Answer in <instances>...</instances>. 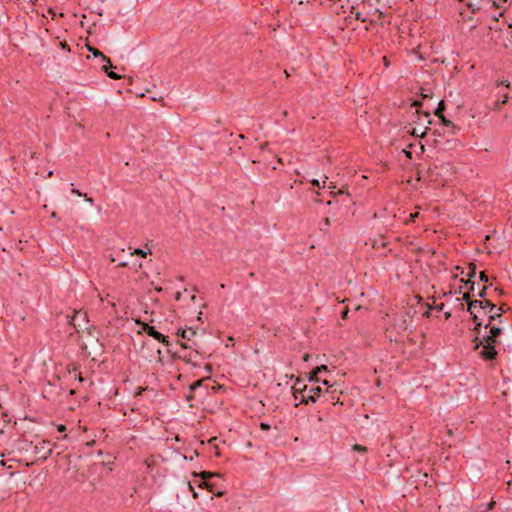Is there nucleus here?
<instances>
[{
  "mask_svg": "<svg viewBox=\"0 0 512 512\" xmlns=\"http://www.w3.org/2000/svg\"><path fill=\"white\" fill-rule=\"evenodd\" d=\"M462 300L467 304V311L471 315V319L474 322V328L472 331L474 333L480 334L481 327L483 326L482 319L478 316L476 309H481L483 314H487V312H492L496 309V305L490 299H472L470 297V292H466L462 296Z\"/></svg>",
  "mask_w": 512,
  "mask_h": 512,
  "instance_id": "1",
  "label": "nucleus"
},
{
  "mask_svg": "<svg viewBox=\"0 0 512 512\" xmlns=\"http://www.w3.org/2000/svg\"><path fill=\"white\" fill-rule=\"evenodd\" d=\"M323 393V389L320 384L309 383L307 384V388L305 394H301L300 401L295 403V407H298L300 404H315Z\"/></svg>",
  "mask_w": 512,
  "mask_h": 512,
  "instance_id": "2",
  "label": "nucleus"
},
{
  "mask_svg": "<svg viewBox=\"0 0 512 512\" xmlns=\"http://www.w3.org/2000/svg\"><path fill=\"white\" fill-rule=\"evenodd\" d=\"M489 334L484 335L483 337H479L480 334L475 333V338L473 342H475L474 350H477L480 347V344L483 343H491L498 345L500 342L498 338L503 334V329L498 326L490 325Z\"/></svg>",
  "mask_w": 512,
  "mask_h": 512,
  "instance_id": "3",
  "label": "nucleus"
},
{
  "mask_svg": "<svg viewBox=\"0 0 512 512\" xmlns=\"http://www.w3.org/2000/svg\"><path fill=\"white\" fill-rule=\"evenodd\" d=\"M136 324L140 326V328L150 337L155 339L156 341L162 343L166 347L170 346V341L168 336L163 335L159 331L156 330L154 326L149 325L148 323L138 319L136 320Z\"/></svg>",
  "mask_w": 512,
  "mask_h": 512,
  "instance_id": "4",
  "label": "nucleus"
},
{
  "mask_svg": "<svg viewBox=\"0 0 512 512\" xmlns=\"http://www.w3.org/2000/svg\"><path fill=\"white\" fill-rule=\"evenodd\" d=\"M218 476H220L218 473L211 471H201L199 473V477L201 478V480H203V483L207 487L208 491L213 493L216 497H222L225 494V492L219 490L215 484L209 481L211 478Z\"/></svg>",
  "mask_w": 512,
  "mask_h": 512,
  "instance_id": "5",
  "label": "nucleus"
},
{
  "mask_svg": "<svg viewBox=\"0 0 512 512\" xmlns=\"http://www.w3.org/2000/svg\"><path fill=\"white\" fill-rule=\"evenodd\" d=\"M88 321L87 313L82 310H74L73 315H67V323L74 327L76 333H79V328Z\"/></svg>",
  "mask_w": 512,
  "mask_h": 512,
  "instance_id": "6",
  "label": "nucleus"
},
{
  "mask_svg": "<svg viewBox=\"0 0 512 512\" xmlns=\"http://www.w3.org/2000/svg\"><path fill=\"white\" fill-rule=\"evenodd\" d=\"M495 344L491 343H483L480 344V347H482V350L480 351L479 355L484 361H494L498 357V351L496 350Z\"/></svg>",
  "mask_w": 512,
  "mask_h": 512,
  "instance_id": "7",
  "label": "nucleus"
},
{
  "mask_svg": "<svg viewBox=\"0 0 512 512\" xmlns=\"http://www.w3.org/2000/svg\"><path fill=\"white\" fill-rule=\"evenodd\" d=\"M33 451L39 460H46L52 453L49 441H42L33 445Z\"/></svg>",
  "mask_w": 512,
  "mask_h": 512,
  "instance_id": "8",
  "label": "nucleus"
},
{
  "mask_svg": "<svg viewBox=\"0 0 512 512\" xmlns=\"http://www.w3.org/2000/svg\"><path fill=\"white\" fill-rule=\"evenodd\" d=\"M290 379H295L294 385L292 386V395L296 401H300L301 394H305L307 384L305 383L304 377H294L291 375Z\"/></svg>",
  "mask_w": 512,
  "mask_h": 512,
  "instance_id": "9",
  "label": "nucleus"
},
{
  "mask_svg": "<svg viewBox=\"0 0 512 512\" xmlns=\"http://www.w3.org/2000/svg\"><path fill=\"white\" fill-rule=\"evenodd\" d=\"M205 382H211V378L210 377H204L202 379H198L196 381H194L193 383H191L189 385V393L186 395V400L188 402L192 401L195 399V394L196 392L198 391V389L200 387H202Z\"/></svg>",
  "mask_w": 512,
  "mask_h": 512,
  "instance_id": "10",
  "label": "nucleus"
},
{
  "mask_svg": "<svg viewBox=\"0 0 512 512\" xmlns=\"http://www.w3.org/2000/svg\"><path fill=\"white\" fill-rule=\"evenodd\" d=\"M209 383L210 382H205V384L198 389L197 392L200 397L207 396L210 393L209 389H211L213 393H216L218 390L223 389V386L220 384L213 382V384L210 386Z\"/></svg>",
  "mask_w": 512,
  "mask_h": 512,
  "instance_id": "11",
  "label": "nucleus"
},
{
  "mask_svg": "<svg viewBox=\"0 0 512 512\" xmlns=\"http://www.w3.org/2000/svg\"><path fill=\"white\" fill-rule=\"evenodd\" d=\"M322 384L326 386L325 393L329 395L327 401H331L333 404L339 403V398L335 396L337 389L335 385H330L327 379H323Z\"/></svg>",
  "mask_w": 512,
  "mask_h": 512,
  "instance_id": "12",
  "label": "nucleus"
},
{
  "mask_svg": "<svg viewBox=\"0 0 512 512\" xmlns=\"http://www.w3.org/2000/svg\"><path fill=\"white\" fill-rule=\"evenodd\" d=\"M505 312L503 306L497 307L492 312H487L486 315H488V323L484 325L485 328H488L490 325H492L493 321H496L498 318H501L503 313Z\"/></svg>",
  "mask_w": 512,
  "mask_h": 512,
  "instance_id": "13",
  "label": "nucleus"
},
{
  "mask_svg": "<svg viewBox=\"0 0 512 512\" xmlns=\"http://www.w3.org/2000/svg\"><path fill=\"white\" fill-rule=\"evenodd\" d=\"M196 330L189 327L188 329L179 328L177 330V336L181 337L182 339L186 341H191L192 338L196 335Z\"/></svg>",
  "mask_w": 512,
  "mask_h": 512,
  "instance_id": "14",
  "label": "nucleus"
},
{
  "mask_svg": "<svg viewBox=\"0 0 512 512\" xmlns=\"http://www.w3.org/2000/svg\"><path fill=\"white\" fill-rule=\"evenodd\" d=\"M423 106V103L421 100H414L412 103H411V107H415L416 108V111L413 113V115L419 119V115L420 114H423L424 116L426 117H429L430 116V112L429 111H422L421 110V107Z\"/></svg>",
  "mask_w": 512,
  "mask_h": 512,
  "instance_id": "15",
  "label": "nucleus"
},
{
  "mask_svg": "<svg viewBox=\"0 0 512 512\" xmlns=\"http://www.w3.org/2000/svg\"><path fill=\"white\" fill-rule=\"evenodd\" d=\"M304 378L307 379V381L309 383H315V384H319L320 382L322 383V379L319 377V374L315 372L314 369H312L310 372L308 373H304Z\"/></svg>",
  "mask_w": 512,
  "mask_h": 512,
  "instance_id": "16",
  "label": "nucleus"
},
{
  "mask_svg": "<svg viewBox=\"0 0 512 512\" xmlns=\"http://www.w3.org/2000/svg\"><path fill=\"white\" fill-rule=\"evenodd\" d=\"M88 51L91 52L94 57H101L103 62L110 64V58L103 54V52H101L99 49L88 46Z\"/></svg>",
  "mask_w": 512,
  "mask_h": 512,
  "instance_id": "17",
  "label": "nucleus"
},
{
  "mask_svg": "<svg viewBox=\"0 0 512 512\" xmlns=\"http://www.w3.org/2000/svg\"><path fill=\"white\" fill-rule=\"evenodd\" d=\"M441 123L451 129L452 134H455L457 131L460 130L458 126H456L451 120L447 119L445 116L439 117Z\"/></svg>",
  "mask_w": 512,
  "mask_h": 512,
  "instance_id": "18",
  "label": "nucleus"
},
{
  "mask_svg": "<svg viewBox=\"0 0 512 512\" xmlns=\"http://www.w3.org/2000/svg\"><path fill=\"white\" fill-rule=\"evenodd\" d=\"M17 448L19 450H29V448H33V443L25 438H20L17 441Z\"/></svg>",
  "mask_w": 512,
  "mask_h": 512,
  "instance_id": "19",
  "label": "nucleus"
},
{
  "mask_svg": "<svg viewBox=\"0 0 512 512\" xmlns=\"http://www.w3.org/2000/svg\"><path fill=\"white\" fill-rule=\"evenodd\" d=\"M428 130H429V127H425L421 131L418 130L417 128H415V127H412V128L407 130V133H409V134H411V135H413L415 137L423 138L427 134Z\"/></svg>",
  "mask_w": 512,
  "mask_h": 512,
  "instance_id": "20",
  "label": "nucleus"
},
{
  "mask_svg": "<svg viewBox=\"0 0 512 512\" xmlns=\"http://www.w3.org/2000/svg\"><path fill=\"white\" fill-rule=\"evenodd\" d=\"M172 358H173V359H182V360H183V361H185L186 363H190V364H192L193 366H197V364H196V363H193V362H192V354H191V353H189V354H184V355H180V354H178V353H176V352H175V353H173V354H172Z\"/></svg>",
  "mask_w": 512,
  "mask_h": 512,
  "instance_id": "21",
  "label": "nucleus"
},
{
  "mask_svg": "<svg viewBox=\"0 0 512 512\" xmlns=\"http://www.w3.org/2000/svg\"><path fill=\"white\" fill-rule=\"evenodd\" d=\"M446 110V103L444 100H440L438 102V106L435 108L434 110V115L436 117H443L444 116V111Z\"/></svg>",
  "mask_w": 512,
  "mask_h": 512,
  "instance_id": "22",
  "label": "nucleus"
},
{
  "mask_svg": "<svg viewBox=\"0 0 512 512\" xmlns=\"http://www.w3.org/2000/svg\"><path fill=\"white\" fill-rule=\"evenodd\" d=\"M468 273H467V282H471V280L476 276L477 266L474 262L469 263L468 265Z\"/></svg>",
  "mask_w": 512,
  "mask_h": 512,
  "instance_id": "23",
  "label": "nucleus"
},
{
  "mask_svg": "<svg viewBox=\"0 0 512 512\" xmlns=\"http://www.w3.org/2000/svg\"><path fill=\"white\" fill-rule=\"evenodd\" d=\"M71 192L77 196H82L84 197L85 201L89 202V203H93V199L91 197H89L86 193H82L81 191H79L78 189L76 188H72L71 189Z\"/></svg>",
  "mask_w": 512,
  "mask_h": 512,
  "instance_id": "24",
  "label": "nucleus"
},
{
  "mask_svg": "<svg viewBox=\"0 0 512 512\" xmlns=\"http://www.w3.org/2000/svg\"><path fill=\"white\" fill-rule=\"evenodd\" d=\"M79 368H80V364L77 362L68 363L66 366V369L69 373L76 372L79 370Z\"/></svg>",
  "mask_w": 512,
  "mask_h": 512,
  "instance_id": "25",
  "label": "nucleus"
},
{
  "mask_svg": "<svg viewBox=\"0 0 512 512\" xmlns=\"http://www.w3.org/2000/svg\"><path fill=\"white\" fill-rule=\"evenodd\" d=\"M93 353L101 356L104 353V346L102 343H99L98 339L96 340V347L93 350Z\"/></svg>",
  "mask_w": 512,
  "mask_h": 512,
  "instance_id": "26",
  "label": "nucleus"
},
{
  "mask_svg": "<svg viewBox=\"0 0 512 512\" xmlns=\"http://www.w3.org/2000/svg\"><path fill=\"white\" fill-rule=\"evenodd\" d=\"M461 282H462V283H465L467 286H469V288H468V291H467V292H470V297L472 298V296H475V295L473 294V292H474V287H475V282H474L473 280H471V282H467V280H465V279H461Z\"/></svg>",
  "mask_w": 512,
  "mask_h": 512,
  "instance_id": "27",
  "label": "nucleus"
},
{
  "mask_svg": "<svg viewBox=\"0 0 512 512\" xmlns=\"http://www.w3.org/2000/svg\"><path fill=\"white\" fill-rule=\"evenodd\" d=\"M148 253H151L150 250L146 251L144 249H141V248H136L132 253L131 255H137V256H141V257H146Z\"/></svg>",
  "mask_w": 512,
  "mask_h": 512,
  "instance_id": "28",
  "label": "nucleus"
},
{
  "mask_svg": "<svg viewBox=\"0 0 512 512\" xmlns=\"http://www.w3.org/2000/svg\"><path fill=\"white\" fill-rule=\"evenodd\" d=\"M180 346L182 349H194L196 353H198V350H197V343L196 342H193L191 345H188L187 343L185 342H181L180 343Z\"/></svg>",
  "mask_w": 512,
  "mask_h": 512,
  "instance_id": "29",
  "label": "nucleus"
},
{
  "mask_svg": "<svg viewBox=\"0 0 512 512\" xmlns=\"http://www.w3.org/2000/svg\"><path fill=\"white\" fill-rule=\"evenodd\" d=\"M352 449L357 452L366 453L368 451V448L366 446L360 445V444H354L352 446Z\"/></svg>",
  "mask_w": 512,
  "mask_h": 512,
  "instance_id": "30",
  "label": "nucleus"
},
{
  "mask_svg": "<svg viewBox=\"0 0 512 512\" xmlns=\"http://www.w3.org/2000/svg\"><path fill=\"white\" fill-rule=\"evenodd\" d=\"M487 290H488V286H484L478 293H477V297H479L480 299H486V296H487Z\"/></svg>",
  "mask_w": 512,
  "mask_h": 512,
  "instance_id": "31",
  "label": "nucleus"
},
{
  "mask_svg": "<svg viewBox=\"0 0 512 512\" xmlns=\"http://www.w3.org/2000/svg\"><path fill=\"white\" fill-rule=\"evenodd\" d=\"M315 370L316 373H318L319 375L322 373V372H327L328 371V367L327 365H320V366H316L315 368H313Z\"/></svg>",
  "mask_w": 512,
  "mask_h": 512,
  "instance_id": "32",
  "label": "nucleus"
},
{
  "mask_svg": "<svg viewBox=\"0 0 512 512\" xmlns=\"http://www.w3.org/2000/svg\"><path fill=\"white\" fill-rule=\"evenodd\" d=\"M107 76H108L109 78L113 79V80L121 79V75H120V74H118V73H116V72H114V71H112V70H111V71H109V72H107Z\"/></svg>",
  "mask_w": 512,
  "mask_h": 512,
  "instance_id": "33",
  "label": "nucleus"
},
{
  "mask_svg": "<svg viewBox=\"0 0 512 512\" xmlns=\"http://www.w3.org/2000/svg\"><path fill=\"white\" fill-rule=\"evenodd\" d=\"M479 279L481 282L487 283L489 281L488 275L486 274V271H481L479 273Z\"/></svg>",
  "mask_w": 512,
  "mask_h": 512,
  "instance_id": "34",
  "label": "nucleus"
},
{
  "mask_svg": "<svg viewBox=\"0 0 512 512\" xmlns=\"http://www.w3.org/2000/svg\"><path fill=\"white\" fill-rule=\"evenodd\" d=\"M112 68H114V67H113L112 63L110 62V64L107 63L106 65L102 66V71L107 74V72L111 71Z\"/></svg>",
  "mask_w": 512,
  "mask_h": 512,
  "instance_id": "35",
  "label": "nucleus"
},
{
  "mask_svg": "<svg viewBox=\"0 0 512 512\" xmlns=\"http://www.w3.org/2000/svg\"><path fill=\"white\" fill-rule=\"evenodd\" d=\"M507 2V0H493V7L495 8H501L502 7V4L501 3H505Z\"/></svg>",
  "mask_w": 512,
  "mask_h": 512,
  "instance_id": "36",
  "label": "nucleus"
},
{
  "mask_svg": "<svg viewBox=\"0 0 512 512\" xmlns=\"http://www.w3.org/2000/svg\"><path fill=\"white\" fill-rule=\"evenodd\" d=\"M348 314H349V309L346 307L343 309V311L341 312V318L343 320H346L348 319Z\"/></svg>",
  "mask_w": 512,
  "mask_h": 512,
  "instance_id": "37",
  "label": "nucleus"
},
{
  "mask_svg": "<svg viewBox=\"0 0 512 512\" xmlns=\"http://www.w3.org/2000/svg\"><path fill=\"white\" fill-rule=\"evenodd\" d=\"M260 428H261V430H263V431H268V430L271 428V426H270V424H268V423L261 422V423H260Z\"/></svg>",
  "mask_w": 512,
  "mask_h": 512,
  "instance_id": "38",
  "label": "nucleus"
},
{
  "mask_svg": "<svg viewBox=\"0 0 512 512\" xmlns=\"http://www.w3.org/2000/svg\"><path fill=\"white\" fill-rule=\"evenodd\" d=\"M499 85H502L504 86L505 88H509L510 86V82L508 79H502L500 82H499Z\"/></svg>",
  "mask_w": 512,
  "mask_h": 512,
  "instance_id": "39",
  "label": "nucleus"
},
{
  "mask_svg": "<svg viewBox=\"0 0 512 512\" xmlns=\"http://www.w3.org/2000/svg\"><path fill=\"white\" fill-rule=\"evenodd\" d=\"M502 105H503V104H501V100H500V99H498L497 101H495V102H494V107H493V109H494V110H500V109H501V107H502Z\"/></svg>",
  "mask_w": 512,
  "mask_h": 512,
  "instance_id": "40",
  "label": "nucleus"
},
{
  "mask_svg": "<svg viewBox=\"0 0 512 512\" xmlns=\"http://www.w3.org/2000/svg\"><path fill=\"white\" fill-rule=\"evenodd\" d=\"M467 7H468L469 9H471V11H472L473 13H475L476 11H478V10L480 9V7H475V6H474V4H473V3H471V2H470V3H467Z\"/></svg>",
  "mask_w": 512,
  "mask_h": 512,
  "instance_id": "41",
  "label": "nucleus"
},
{
  "mask_svg": "<svg viewBox=\"0 0 512 512\" xmlns=\"http://www.w3.org/2000/svg\"><path fill=\"white\" fill-rule=\"evenodd\" d=\"M355 17H356L357 20H359L361 22H366L367 21V19L365 17H362L360 12H356L355 13Z\"/></svg>",
  "mask_w": 512,
  "mask_h": 512,
  "instance_id": "42",
  "label": "nucleus"
},
{
  "mask_svg": "<svg viewBox=\"0 0 512 512\" xmlns=\"http://www.w3.org/2000/svg\"><path fill=\"white\" fill-rule=\"evenodd\" d=\"M427 306H428V309L423 313V317L429 318L431 316L432 307L429 304H427Z\"/></svg>",
  "mask_w": 512,
  "mask_h": 512,
  "instance_id": "43",
  "label": "nucleus"
},
{
  "mask_svg": "<svg viewBox=\"0 0 512 512\" xmlns=\"http://www.w3.org/2000/svg\"><path fill=\"white\" fill-rule=\"evenodd\" d=\"M132 266L135 269V271H138L139 269L142 268V262H133Z\"/></svg>",
  "mask_w": 512,
  "mask_h": 512,
  "instance_id": "44",
  "label": "nucleus"
},
{
  "mask_svg": "<svg viewBox=\"0 0 512 512\" xmlns=\"http://www.w3.org/2000/svg\"><path fill=\"white\" fill-rule=\"evenodd\" d=\"M403 153L407 158L412 159V152L410 149H404Z\"/></svg>",
  "mask_w": 512,
  "mask_h": 512,
  "instance_id": "45",
  "label": "nucleus"
},
{
  "mask_svg": "<svg viewBox=\"0 0 512 512\" xmlns=\"http://www.w3.org/2000/svg\"><path fill=\"white\" fill-rule=\"evenodd\" d=\"M508 99H509L508 93L507 92L503 93L501 104H506L508 102Z\"/></svg>",
  "mask_w": 512,
  "mask_h": 512,
  "instance_id": "46",
  "label": "nucleus"
},
{
  "mask_svg": "<svg viewBox=\"0 0 512 512\" xmlns=\"http://www.w3.org/2000/svg\"><path fill=\"white\" fill-rule=\"evenodd\" d=\"M81 349H82V351L84 352V354H85V356H86V357H89V356L91 355V353H90V352H87V345H86V344H83V345L81 346Z\"/></svg>",
  "mask_w": 512,
  "mask_h": 512,
  "instance_id": "47",
  "label": "nucleus"
},
{
  "mask_svg": "<svg viewBox=\"0 0 512 512\" xmlns=\"http://www.w3.org/2000/svg\"><path fill=\"white\" fill-rule=\"evenodd\" d=\"M60 46L63 50H70L69 45L66 42H61Z\"/></svg>",
  "mask_w": 512,
  "mask_h": 512,
  "instance_id": "48",
  "label": "nucleus"
},
{
  "mask_svg": "<svg viewBox=\"0 0 512 512\" xmlns=\"http://www.w3.org/2000/svg\"><path fill=\"white\" fill-rule=\"evenodd\" d=\"M75 378L79 381V382H83L84 381V378L82 376L81 373H77L75 374Z\"/></svg>",
  "mask_w": 512,
  "mask_h": 512,
  "instance_id": "49",
  "label": "nucleus"
},
{
  "mask_svg": "<svg viewBox=\"0 0 512 512\" xmlns=\"http://www.w3.org/2000/svg\"><path fill=\"white\" fill-rule=\"evenodd\" d=\"M437 311H442L444 308V303H440L434 307Z\"/></svg>",
  "mask_w": 512,
  "mask_h": 512,
  "instance_id": "50",
  "label": "nucleus"
},
{
  "mask_svg": "<svg viewBox=\"0 0 512 512\" xmlns=\"http://www.w3.org/2000/svg\"><path fill=\"white\" fill-rule=\"evenodd\" d=\"M311 183H312V185H313V186H316V187L320 188V182H319V180L314 179V180H312V181H311Z\"/></svg>",
  "mask_w": 512,
  "mask_h": 512,
  "instance_id": "51",
  "label": "nucleus"
},
{
  "mask_svg": "<svg viewBox=\"0 0 512 512\" xmlns=\"http://www.w3.org/2000/svg\"><path fill=\"white\" fill-rule=\"evenodd\" d=\"M451 315H452V314H451V312H450V311L445 312V313H444V318H445V320L450 319V318H451Z\"/></svg>",
  "mask_w": 512,
  "mask_h": 512,
  "instance_id": "52",
  "label": "nucleus"
},
{
  "mask_svg": "<svg viewBox=\"0 0 512 512\" xmlns=\"http://www.w3.org/2000/svg\"><path fill=\"white\" fill-rule=\"evenodd\" d=\"M418 215H419V213H418V212H416V213H411V214H410V219H411L412 221H414V220H415V218H417V217H418Z\"/></svg>",
  "mask_w": 512,
  "mask_h": 512,
  "instance_id": "53",
  "label": "nucleus"
},
{
  "mask_svg": "<svg viewBox=\"0 0 512 512\" xmlns=\"http://www.w3.org/2000/svg\"><path fill=\"white\" fill-rule=\"evenodd\" d=\"M58 430H59L60 432H63V431H65V430H66V426H65V425H63V424H60V425L58 426Z\"/></svg>",
  "mask_w": 512,
  "mask_h": 512,
  "instance_id": "54",
  "label": "nucleus"
},
{
  "mask_svg": "<svg viewBox=\"0 0 512 512\" xmlns=\"http://www.w3.org/2000/svg\"><path fill=\"white\" fill-rule=\"evenodd\" d=\"M145 389H146V388H144V387H139V388H138V390H137V392H136V395H140V394H142V392H143Z\"/></svg>",
  "mask_w": 512,
  "mask_h": 512,
  "instance_id": "55",
  "label": "nucleus"
},
{
  "mask_svg": "<svg viewBox=\"0 0 512 512\" xmlns=\"http://www.w3.org/2000/svg\"><path fill=\"white\" fill-rule=\"evenodd\" d=\"M376 12L379 14L378 17L379 19L383 18L384 17V13L381 12L379 9L376 10Z\"/></svg>",
  "mask_w": 512,
  "mask_h": 512,
  "instance_id": "56",
  "label": "nucleus"
},
{
  "mask_svg": "<svg viewBox=\"0 0 512 512\" xmlns=\"http://www.w3.org/2000/svg\"><path fill=\"white\" fill-rule=\"evenodd\" d=\"M128 263L127 262H121L118 264V267H128Z\"/></svg>",
  "mask_w": 512,
  "mask_h": 512,
  "instance_id": "57",
  "label": "nucleus"
},
{
  "mask_svg": "<svg viewBox=\"0 0 512 512\" xmlns=\"http://www.w3.org/2000/svg\"><path fill=\"white\" fill-rule=\"evenodd\" d=\"M462 293V286H460L458 289L454 291V294H461Z\"/></svg>",
  "mask_w": 512,
  "mask_h": 512,
  "instance_id": "58",
  "label": "nucleus"
},
{
  "mask_svg": "<svg viewBox=\"0 0 512 512\" xmlns=\"http://www.w3.org/2000/svg\"><path fill=\"white\" fill-rule=\"evenodd\" d=\"M503 14H504L503 12H500L498 16L493 15V19H494V20H496V21H498V17L503 16Z\"/></svg>",
  "mask_w": 512,
  "mask_h": 512,
  "instance_id": "59",
  "label": "nucleus"
},
{
  "mask_svg": "<svg viewBox=\"0 0 512 512\" xmlns=\"http://www.w3.org/2000/svg\"><path fill=\"white\" fill-rule=\"evenodd\" d=\"M309 358H310V355H309V354H307V353L303 356V360H304L305 362H307V361L309 360Z\"/></svg>",
  "mask_w": 512,
  "mask_h": 512,
  "instance_id": "60",
  "label": "nucleus"
},
{
  "mask_svg": "<svg viewBox=\"0 0 512 512\" xmlns=\"http://www.w3.org/2000/svg\"><path fill=\"white\" fill-rule=\"evenodd\" d=\"M153 462H154V461H153V460H150V459H147V460L145 461V463L147 464V466H148V467H150V465H152V463H153Z\"/></svg>",
  "mask_w": 512,
  "mask_h": 512,
  "instance_id": "61",
  "label": "nucleus"
},
{
  "mask_svg": "<svg viewBox=\"0 0 512 512\" xmlns=\"http://www.w3.org/2000/svg\"><path fill=\"white\" fill-rule=\"evenodd\" d=\"M455 269L457 270V272H460L461 271V274L464 273V270L463 268H461L460 266H456Z\"/></svg>",
  "mask_w": 512,
  "mask_h": 512,
  "instance_id": "62",
  "label": "nucleus"
},
{
  "mask_svg": "<svg viewBox=\"0 0 512 512\" xmlns=\"http://www.w3.org/2000/svg\"><path fill=\"white\" fill-rule=\"evenodd\" d=\"M455 269L457 270V272H460L461 271V274L464 273V270L463 268H461L460 266H456Z\"/></svg>",
  "mask_w": 512,
  "mask_h": 512,
  "instance_id": "63",
  "label": "nucleus"
},
{
  "mask_svg": "<svg viewBox=\"0 0 512 512\" xmlns=\"http://www.w3.org/2000/svg\"><path fill=\"white\" fill-rule=\"evenodd\" d=\"M205 368H206V370H208V371H211V370H212V366H211V364H206Z\"/></svg>",
  "mask_w": 512,
  "mask_h": 512,
  "instance_id": "64",
  "label": "nucleus"
}]
</instances>
